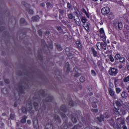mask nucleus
<instances>
[{
	"mask_svg": "<svg viewBox=\"0 0 129 129\" xmlns=\"http://www.w3.org/2000/svg\"><path fill=\"white\" fill-rule=\"evenodd\" d=\"M38 34L39 36H40V37H42V36L43 35V32L41 30H38Z\"/></svg>",
	"mask_w": 129,
	"mask_h": 129,
	"instance_id": "55",
	"label": "nucleus"
},
{
	"mask_svg": "<svg viewBox=\"0 0 129 129\" xmlns=\"http://www.w3.org/2000/svg\"><path fill=\"white\" fill-rule=\"evenodd\" d=\"M99 32L100 34L101 39H102L103 42H104V41H106V36H105V34H104V29H103V28L100 29Z\"/></svg>",
	"mask_w": 129,
	"mask_h": 129,
	"instance_id": "11",
	"label": "nucleus"
},
{
	"mask_svg": "<svg viewBox=\"0 0 129 129\" xmlns=\"http://www.w3.org/2000/svg\"><path fill=\"white\" fill-rule=\"evenodd\" d=\"M82 121L83 122V123H86V121L85 120V118H84L83 116L82 117Z\"/></svg>",
	"mask_w": 129,
	"mask_h": 129,
	"instance_id": "60",
	"label": "nucleus"
},
{
	"mask_svg": "<svg viewBox=\"0 0 129 129\" xmlns=\"http://www.w3.org/2000/svg\"><path fill=\"white\" fill-rule=\"evenodd\" d=\"M122 127L123 129H127V127L125 125H123Z\"/></svg>",
	"mask_w": 129,
	"mask_h": 129,
	"instance_id": "64",
	"label": "nucleus"
},
{
	"mask_svg": "<svg viewBox=\"0 0 129 129\" xmlns=\"http://www.w3.org/2000/svg\"><path fill=\"white\" fill-rule=\"evenodd\" d=\"M90 26V23L88 22L86 23L83 24V27L87 32H90V29H89Z\"/></svg>",
	"mask_w": 129,
	"mask_h": 129,
	"instance_id": "19",
	"label": "nucleus"
},
{
	"mask_svg": "<svg viewBox=\"0 0 129 129\" xmlns=\"http://www.w3.org/2000/svg\"><path fill=\"white\" fill-rule=\"evenodd\" d=\"M119 60L120 63H125V58L123 56H121Z\"/></svg>",
	"mask_w": 129,
	"mask_h": 129,
	"instance_id": "38",
	"label": "nucleus"
},
{
	"mask_svg": "<svg viewBox=\"0 0 129 129\" xmlns=\"http://www.w3.org/2000/svg\"><path fill=\"white\" fill-rule=\"evenodd\" d=\"M79 101H76L74 102L73 100H71L69 102V105L70 106H76L78 104H79Z\"/></svg>",
	"mask_w": 129,
	"mask_h": 129,
	"instance_id": "20",
	"label": "nucleus"
},
{
	"mask_svg": "<svg viewBox=\"0 0 129 129\" xmlns=\"http://www.w3.org/2000/svg\"><path fill=\"white\" fill-rule=\"evenodd\" d=\"M20 25L22 26L23 25L24 26H27L28 25V22L26 21V19L24 18H21L20 20Z\"/></svg>",
	"mask_w": 129,
	"mask_h": 129,
	"instance_id": "22",
	"label": "nucleus"
},
{
	"mask_svg": "<svg viewBox=\"0 0 129 129\" xmlns=\"http://www.w3.org/2000/svg\"><path fill=\"white\" fill-rule=\"evenodd\" d=\"M28 104L30 105V106L28 107V109L27 108L22 106L21 108L22 112H23V113H25V114H27L28 111L30 114H34V113H35V110H32L33 107H32V101H30Z\"/></svg>",
	"mask_w": 129,
	"mask_h": 129,
	"instance_id": "2",
	"label": "nucleus"
},
{
	"mask_svg": "<svg viewBox=\"0 0 129 129\" xmlns=\"http://www.w3.org/2000/svg\"><path fill=\"white\" fill-rule=\"evenodd\" d=\"M72 121H73L74 123H76V122H77V118L75 117V116H73L72 117Z\"/></svg>",
	"mask_w": 129,
	"mask_h": 129,
	"instance_id": "45",
	"label": "nucleus"
},
{
	"mask_svg": "<svg viewBox=\"0 0 129 129\" xmlns=\"http://www.w3.org/2000/svg\"><path fill=\"white\" fill-rule=\"evenodd\" d=\"M39 94L42 96V97L44 98V97H46V94L45 93V90H40L39 91Z\"/></svg>",
	"mask_w": 129,
	"mask_h": 129,
	"instance_id": "34",
	"label": "nucleus"
},
{
	"mask_svg": "<svg viewBox=\"0 0 129 129\" xmlns=\"http://www.w3.org/2000/svg\"><path fill=\"white\" fill-rule=\"evenodd\" d=\"M58 11L60 15H64V10L62 9H59Z\"/></svg>",
	"mask_w": 129,
	"mask_h": 129,
	"instance_id": "57",
	"label": "nucleus"
},
{
	"mask_svg": "<svg viewBox=\"0 0 129 129\" xmlns=\"http://www.w3.org/2000/svg\"><path fill=\"white\" fill-rule=\"evenodd\" d=\"M60 110L63 112H67V107L65 105H62L60 107Z\"/></svg>",
	"mask_w": 129,
	"mask_h": 129,
	"instance_id": "29",
	"label": "nucleus"
},
{
	"mask_svg": "<svg viewBox=\"0 0 129 129\" xmlns=\"http://www.w3.org/2000/svg\"><path fill=\"white\" fill-rule=\"evenodd\" d=\"M126 121L128 124H129V116L126 118Z\"/></svg>",
	"mask_w": 129,
	"mask_h": 129,
	"instance_id": "63",
	"label": "nucleus"
},
{
	"mask_svg": "<svg viewBox=\"0 0 129 129\" xmlns=\"http://www.w3.org/2000/svg\"><path fill=\"white\" fill-rule=\"evenodd\" d=\"M4 82L6 84H10V80L6 79L4 80Z\"/></svg>",
	"mask_w": 129,
	"mask_h": 129,
	"instance_id": "56",
	"label": "nucleus"
},
{
	"mask_svg": "<svg viewBox=\"0 0 129 129\" xmlns=\"http://www.w3.org/2000/svg\"><path fill=\"white\" fill-rule=\"evenodd\" d=\"M80 81L82 83H83V82H84V81H85V78L84 77H81L80 78Z\"/></svg>",
	"mask_w": 129,
	"mask_h": 129,
	"instance_id": "52",
	"label": "nucleus"
},
{
	"mask_svg": "<svg viewBox=\"0 0 129 129\" xmlns=\"http://www.w3.org/2000/svg\"><path fill=\"white\" fill-rule=\"evenodd\" d=\"M33 106L34 107V109L36 111H38L39 109V103L36 102H33Z\"/></svg>",
	"mask_w": 129,
	"mask_h": 129,
	"instance_id": "30",
	"label": "nucleus"
},
{
	"mask_svg": "<svg viewBox=\"0 0 129 129\" xmlns=\"http://www.w3.org/2000/svg\"><path fill=\"white\" fill-rule=\"evenodd\" d=\"M68 18H69L70 20H72V19L75 18V16H74L72 13H70L68 15Z\"/></svg>",
	"mask_w": 129,
	"mask_h": 129,
	"instance_id": "41",
	"label": "nucleus"
},
{
	"mask_svg": "<svg viewBox=\"0 0 129 129\" xmlns=\"http://www.w3.org/2000/svg\"><path fill=\"white\" fill-rule=\"evenodd\" d=\"M56 30L58 31L59 33L60 34H66V32L64 31L63 29H62V27L61 26H57L56 27Z\"/></svg>",
	"mask_w": 129,
	"mask_h": 129,
	"instance_id": "25",
	"label": "nucleus"
},
{
	"mask_svg": "<svg viewBox=\"0 0 129 129\" xmlns=\"http://www.w3.org/2000/svg\"><path fill=\"white\" fill-rule=\"evenodd\" d=\"M76 44L79 51H82V44H81V42L79 40H78L76 42Z\"/></svg>",
	"mask_w": 129,
	"mask_h": 129,
	"instance_id": "17",
	"label": "nucleus"
},
{
	"mask_svg": "<svg viewBox=\"0 0 129 129\" xmlns=\"http://www.w3.org/2000/svg\"><path fill=\"white\" fill-rule=\"evenodd\" d=\"M53 119H54L55 123L53 124L52 122L48 123L45 125V129H68L70 126H72V123L70 122H68V118L63 120L62 126H59L62 122L60 116L57 114L53 115Z\"/></svg>",
	"mask_w": 129,
	"mask_h": 129,
	"instance_id": "1",
	"label": "nucleus"
},
{
	"mask_svg": "<svg viewBox=\"0 0 129 129\" xmlns=\"http://www.w3.org/2000/svg\"><path fill=\"white\" fill-rule=\"evenodd\" d=\"M120 124H121V125H124L125 124V122L123 120H121Z\"/></svg>",
	"mask_w": 129,
	"mask_h": 129,
	"instance_id": "61",
	"label": "nucleus"
},
{
	"mask_svg": "<svg viewBox=\"0 0 129 129\" xmlns=\"http://www.w3.org/2000/svg\"><path fill=\"white\" fill-rule=\"evenodd\" d=\"M128 95L127 94V93L126 92L123 91L121 93V96L122 98H127V96Z\"/></svg>",
	"mask_w": 129,
	"mask_h": 129,
	"instance_id": "31",
	"label": "nucleus"
},
{
	"mask_svg": "<svg viewBox=\"0 0 129 129\" xmlns=\"http://www.w3.org/2000/svg\"><path fill=\"white\" fill-rule=\"evenodd\" d=\"M18 101H21V99H18L16 102L14 103V107H17L18 106Z\"/></svg>",
	"mask_w": 129,
	"mask_h": 129,
	"instance_id": "54",
	"label": "nucleus"
},
{
	"mask_svg": "<svg viewBox=\"0 0 129 129\" xmlns=\"http://www.w3.org/2000/svg\"><path fill=\"white\" fill-rule=\"evenodd\" d=\"M22 4L23 5V6H25L27 8H28V9H30V8H31V5L27 4V2L25 1H23L22 2Z\"/></svg>",
	"mask_w": 129,
	"mask_h": 129,
	"instance_id": "35",
	"label": "nucleus"
},
{
	"mask_svg": "<svg viewBox=\"0 0 129 129\" xmlns=\"http://www.w3.org/2000/svg\"><path fill=\"white\" fill-rule=\"evenodd\" d=\"M41 43L42 46H44V48H46V47H47L48 49H50L51 50L53 49V43L52 42H50L48 44V45L47 46V44H46V42L45 41V40L44 39H42Z\"/></svg>",
	"mask_w": 129,
	"mask_h": 129,
	"instance_id": "8",
	"label": "nucleus"
},
{
	"mask_svg": "<svg viewBox=\"0 0 129 129\" xmlns=\"http://www.w3.org/2000/svg\"><path fill=\"white\" fill-rule=\"evenodd\" d=\"M65 52L68 57H71L73 55L72 53L70 52V48L69 47H66Z\"/></svg>",
	"mask_w": 129,
	"mask_h": 129,
	"instance_id": "24",
	"label": "nucleus"
},
{
	"mask_svg": "<svg viewBox=\"0 0 129 129\" xmlns=\"http://www.w3.org/2000/svg\"><path fill=\"white\" fill-rule=\"evenodd\" d=\"M1 91L3 94H8L9 93V90L6 88L2 89Z\"/></svg>",
	"mask_w": 129,
	"mask_h": 129,
	"instance_id": "36",
	"label": "nucleus"
},
{
	"mask_svg": "<svg viewBox=\"0 0 129 129\" xmlns=\"http://www.w3.org/2000/svg\"><path fill=\"white\" fill-rule=\"evenodd\" d=\"M123 82L125 83H126V82H129V76H127V77H125L123 79Z\"/></svg>",
	"mask_w": 129,
	"mask_h": 129,
	"instance_id": "46",
	"label": "nucleus"
},
{
	"mask_svg": "<svg viewBox=\"0 0 129 129\" xmlns=\"http://www.w3.org/2000/svg\"><path fill=\"white\" fill-rule=\"evenodd\" d=\"M54 99V98H53L52 96H48V97H47L45 99L43 100V106L42 107L43 108V109H46V105H45V102H52V101H53V100Z\"/></svg>",
	"mask_w": 129,
	"mask_h": 129,
	"instance_id": "7",
	"label": "nucleus"
},
{
	"mask_svg": "<svg viewBox=\"0 0 129 129\" xmlns=\"http://www.w3.org/2000/svg\"><path fill=\"white\" fill-rule=\"evenodd\" d=\"M96 121L98 122V123H100V122H102V121H104V115L103 114H100V117H97L95 119Z\"/></svg>",
	"mask_w": 129,
	"mask_h": 129,
	"instance_id": "13",
	"label": "nucleus"
},
{
	"mask_svg": "<svg viewBox=\"0 0 129 129\" xmlns=\"http://www.w3.org/2000/svg\"><path fill=\"white\" fill-rule=\"evenodd\" d=\"M108 91L111 97H112L113 99H116V94H115V91L113 90V89L108 88Z\"/></svg>",
	"mask_w": 129,
	"mask_h": 129,
	"instance_id": "10",
	"label": "nucleus"
},
{
	"mask_svg": "<svg viewBox=\"0 0 129 129\" xmlns=\"http://www.w3.org/2000/svg\"><path fill=\"white\" fill-rule=\"evenodd\" d=\"M96 46L98 49V50H100V51H102V50H106V46H107V44L105 42V41L104 42H98Z\"/></svg>",
	"mask_w": 129,
	"mask_h": 129,
	"instance_id": "4",
	"label": "nucleus"
},
{
	"mask_svg": "<svg viewBox=\"0 0 129 129\" xmlns=\"http://www.w3.org/2000/svg\"><path fill=\"white\" fill-rule=\"evenodd\" d=\"M19 94H24L25 93V90H24V87L22 85L19 86Z\"/></svg>",
	"mask_w": 129,
	"mask_h": 129,
	"instance_id": "26",
	"label": "nucleus"
},
{
	"mask_svg": "<svg viewBox=\"0 0 129 129\" xmlns=\"http://www.w3.org/2000/svg\"><path fill=\"white\" fill-rule=\"evenodd\" d=\"M67 8L69 10H71L72 8V5H71V4H70V3L69 2H68L67 3Z\"/></svg>",
	"mask_w": 129,
	"mask_h": 129,
	"instance_id": "51",
	"label": "nucleus"
},
{
	"mask_svg": "<svg viewBox=\"0 0 129 129\" xmlns=\"http://www.w3.org/2000/svg\"><path fill=\"white\" fill-rule=\"evenodd\" d=\"M79 71H80V70L79 69H78V67H75L74 68V72H76L74 75L75 77H77V78H78V77H80L81 74L80 73H79Z\"/></svg>",
	"mask_w": 129,
	"mask_h": 129,
	"instance_id": "14",
	"label": "nucleus"
},
{
	"mask_svg": "<svg viewBox=\"0 0 129 129\" xmlns=\"http://www.w3.org/2000/svg\"><path fill=\"white\" fill-rule=\"evenodd\" d=\"M38 53L37 58H38L39 60L42 61V60H43V55H42L43 51H42V49H38Z\"/></svg>",
	"mask_w": 129,
	"mask_h": 129,
	"instance_id": "21",
	"label": "nucleus"
},
{
	"mask_svg": "<svg viewBox=\"0 0 129 129\" xmlns=\"http://www.w3.org/2000/svg\"><path fill=\"white\" fill-rule=\"evenodd\" d=\"M5 31V27L1 26L0 27V32H4Z\"/></svg>",
	"mask_w": 129,
	"mask_h": 129,
	"instance_id": "59",
	"label": "nucleus"
},
{
	"mask_svg": "<svg viewBox=\"0 0 129 129\" xmlns=\"http://www.w3.org/2000/svg\"><path fill=\"white\" fill-rule=\"evenodd\" d=\"M112 25L113 28L116 29H118L119 30H122V28H123V24H122V23L117 19L114 20Z\"/></svg>",
	"mask_w": 129,
	"mask_h": 129,
	"instance_id": "3",
	"label": "nucleus"
},
{
	"mask_svg": "<svg viewBox=\"0 0 129 129\" xmlns=\"http://www.w3.org/2000/svg\"><path fill=\"white\" fill-rule=\"evenodd\" d=\"M104 117L105 118H109L110 117V115L109 114V112H106L104 114Z\"/></svg>",
	"mask_w": 129,
	"mask_h": 129,
	"instance_id": "40",
	"label": "nucleus"
},
{
	"mask_svg": "<svg viewBox=\"0 0 129 129\" xmlns=\"http://www.w3.org/2000/svg\"><path fill=\"white\" fill-rule=\"evenodd\" d=\"M117 112L120 115H124L126 113V110L124 108L121 107L119 110H118Z\"/></svg>",
	"mask_w": 129,
	"mask_h": 129,
	"instance_id": "15",
	"label": "nucleus"
},
{
	"mask_svg": "<svg viewBox=\"0 0 129 129\" xmlns=\"http://www.w3.org/2000/svg\"><path fill=\"white\" fill-rule=\"evenodd\" d=\"M79 126V124H77L75 125L72 129H78Z\"/></svg>",
	"mask_w": 129,
	"mask_h": 129,
	"instance_id": "62",
	"label": "nucleus"
},
{
	"mask_svg": "<svg viewBox=\"0 0 129 129\" xmlns=\"http://www.w3.org/2000/svg\"><path fill=\"white\" fill-rule=\"evenodd\" d=\"M109 59L110 62H112V63H113V62H114V58L113 57L112 54H110L109 55Z\"/></svg>",
	"mask_w": 129,
	"mask_h": 129,
	"instance_id": "44",
	"label": "nucleus"
},
{
	"mask_svg": "<svg viewBox=\"0 0 129 129\" xmlns=\"http://www.w3.org/2000/svg\"><path fill=\"white\" fill-rule=\"evenodd\" d=\"M66 68H67L66 72H67V73H69L70 72V64L68 62L66 63V64H65L64 69H66Z\"/></svg>",
	"mask_w": 129,
	"mask_h": 129,
	"instance_id": "27",
	"label": "nucleus"
},
{
	"mask_svg": "<svg viewBox=\"0 0 129 129\" xmlns=\"http://www.w3.org/2000/svg\"><path fill=\"white\" fill-rule=\"evenodd\" d=\"M27 118H28V116H24L20 120V122L21 123H26L27 121Z\"/></svg>",
	"mask_w": 129,
	"mask_h": 129,
	"instance_id": "33",
	"label": "nucleus"
},
{
	"mask_svg": "<svg viewBox=\"0 0 129 129\" xmlns=\"http://www.w3.org/2000/svg\"><path fill=\"white\" fill-rule=\"evenodd\" d=\"M91 74L92 76H94V77L96 76V72H95V71H94V70H92L91 71Z\"/></svg>",
	"mask_w": 129,
	"mask_h": 129,
	"instance_id": "48",
	"label": "nucleus"
},
{
	"mask_svg": "<svg viewBox=\"0 0 129 129\" xmlns=\"http://www.w3.org/2000/svg\"><path fill=\"white\" fill-rule=\"evenodd\" d=\"M60 116L62 119H66V118H68V117L66 116V114L63 112L60 113Z\"/></svg>",
	"mask_w": 129,
	"mask_h": 129,
	"instance_id": "39",
	"label": "nucleus"
},
{
	"mask_svg": "<svg viewBox=\"0 0 129 129\" xmlns=\"http://www.w3.org/2000/svg\"><path fill=\"white\" fill-rule=\"evenodd\" d=\"M109 13H110V9L108 7H105L101 9V13L104 16H106L108 15Z\"/></svg>",
	"mask_w": 129,
	"mask_h": 129,
	"instance_id": "9",
	"label": "nucleus"
},
{
	"mask_svg": "<svg viewBox=\"0 0 129 129\" xmlns=\"http://www.w3.org/2000/svg\"><path fill=\"white\" fill-rule=\"evenodd\" d=\"M124 29L127 33H129V26L128 25H125L124 26Z\"/></svg>",
	"mask_w": 129,
	"mask_h": 129,
	"instance_id": "43",
	"label": "nucleus"
},
{
	"mask_svg": "<svg viewBox=\"0 0 129 129\" xmlns=\"http://www.w3.org/2000/svg\"><path fill=\"white\" fill-rule=\"evenodd\" d=\"M26 11H27V12H28V14H30V15H33L34 14V11H33V10L30 9L29 8H27Z\"/></svg>",
	"mask_w": 129,
	"mask_h": 129,
	"instance_id": "42",
	"label": "nucleus"
},
{
	"mask_svg": "<svg viewBox=\"0 0 129 129\" xmlns=\"http://www.w3.org/2000/svg\"><path fill=\"white\" fill-rule=\"evenodd\" d=\"M91 111H92L93 112L97 113V112H98V109H92Z\"/></svg>",
	"mask_w": 129,
	"mask_h": 129,
	"instance_id": "58",
	"label": "nucleus"
},
{
	"mask_svg": "<svg viewBox=\"0 0 129 129\" xmlns=\"http://www.w3.org/2000/svg\"><path fill=\"white\" fill-rule=\"evenodd\" d=\"M116 82H117V80L115 79L114 81V84L115 87V91L117 94H119V93H120V92L121 91V89H120V88L117 87V84H116Z\"/></svg>",
	"mask_w": 129,
	"mask_h": 129,
	"instance_id": "16",
	"label": "nucleus"
},
{
	"mask_svg": "<svg viewBox=\"0 0 129 129\" xmlns=\"http://www.w3.org/2000/svg\"><path fill=\"white\" fill-rule=\"evenodd\" d=\"M31 20L32 22H39V20H40V16H39V15H36L32 17Z\"/></svg>",
	"mask_w": 129,
	"mask_h": 129,
	"instance_id": "23",
	"label": "nucleus"
},
{
	"mask_svg": "<svg viewBox=\"0 0 129 129\" xmlns=\"http://www.w3.org/2000/svg\"><path fill=\"white\" fill-rule=\"evenodd\" d=\"M10 118L11 119H12L13 120L15 119V118L16 117V115H15V113H11L10 114Z\"/></svg>",
	"mask_w": 129,
	"mask_h": 129,
	"instance_id": "49",
	"label": "nucleus"
},
{
	"mask_svg": "<svg viewBox=\"0 0 129 129\" xmlns=\"http://www.w3.org/2000/svg\"><path fill=\"white\" fill-rule=\"evenodd\" d=\"M108 73L111 76H116L118 73V70L115 68H110L108 71Z\"/></svg>",
	"mask_w": 129,
	"mask_h": 129,
	"instance_id": "5",
	"label": "nucleus"
},
{
	"mask_svg": "<svg viewBox=\"0 0 129 129\" xmlns=\"http://www.w3.org/2000/svg\"><path fill=\"white\" fill-rule=\"evenodd\" d=\"M92 106L94 108H97V104L95 102L92 103Z\"/></svg>",
	"mask_w": 129,
	"mask_h": 129,
	"instance_id": "53",
	"label": "nucleus"
},
{
	"mask_svg": "<svg viewBox=\"0 0 129 129\" xmlns=\"http://www.w3.org/2000/svg\"><path fill=\"white\" fill-rule=\"evenodd\" d=\"M115 103L116 107H114L113 110L114 112L115 113V112H117V111L122 107V104H121V103L118 100L116 101Z\"/></svg>",
	"mask_w": 129,
	"mask_h": 129,
	"instance_id": "6",
	"label": "nucleus"
},
{
	"mask_svg": "<svg viewBox=\"0 0 129 129\" xmlns=\"http://www.w3.org/2000/svg\"><path fill=\"white\" fill-rule=\"evenodd\" d=\"M82 12L85 14V15L86 16L87 18L89 19V14H88V13H87V11H86V10L85 9L83 8L82 9Z\"/></svg>",
	"mask_w": 129,
	"mask_h": 129,
	"instance_id": "37",
	"label": "nucleus"
},
{
	"mask_svg": "<svg viewBox=\"0 0 129 129\" xmlns=\"http://www.w3.org/2000/svg\"><path fill=\"white\" fill-rule=\"evenodd\" d=\"M121 57L120 53H117L114 56L115 61H118V60L120 59Z\"/></svg>",
	"mask_w": 129,
	"mask_h": 129,
	"instance_id": "32",
	"label": "nucleus"
},
{
	"mask_svg": "<svg viewBox=\"0 0 129 129\" xmlns=\"http://www.w3.org/2000/svg\"><path fill=\"white\" fill-rule=\"evenodd\" d=\"M82 22L83 23V24H86L87 23V19L85 17H83L81 19Z\"/></svg>",
	"mask_w": 129,
	"mask_h": 129,
	"instance_id": "50",
	"label": "nucleus"
},
{
	"mask_svg": "<svg viewBox=\"0 0 129 129\" xmlns=\"http://www.w3.org/2000/svg\"><path fill=\"white\" fill-rule=\"evenodd\" d=\"M90 53L93 55V57H96L97 56H98V53H97V51L95 50V48L93 47H91L90 48Z\"/></svg>",
	"mask_w": 129,
	"mask_h": 129,
	"instance_id": "12",
	"label": "nucleus"
},
{
	"mask_svg": "<svg viewBox=\"0 0 129 129\" xmlns=\"http://www.w3.org/2000/svg\"><path fill=\"white\" fill-rule=\"evenodd\" d=\"M33 125L35 128H37V127H39V122L38 121V119L37 118L33 119Z\"/></svg>",
	"mask_w": 129,
	"mask_h": 129,
	"instance_id": "18",
	"label": "nucleus"
},
{
	"mask_svg": "<svg viewBox=\"0 0 129 129\" xmlns=\"http://www.w3.org/2000/svg\"><path fill=\"white\" fill-rule=\"evenodd\" d=\"M54 45L55 47L56 48L57 51H61L62 50H63V48L61 46V44H58V43H55Z\"/></svg>",
	"mask_w": 129,
	"mask_h": 129,
	"instance_id": "28",
	"label": "nucleus"
},
{
	"mask_svg": "<svg viewBox=\"0 0 129 129\" xmlns=\"http://www.w3.org/2000/svg\"><path fill=\"white\" fill-rule=\"evenodd\" d=\"M109 88H111V89H113V88H114V85H113V84L111 83V82H109Z\"/></svg>",
	"mask_w": 129,
	"mask_h": 129,
	"instance_id": "47",
	"label": "nucleus"
}]
</instances>
